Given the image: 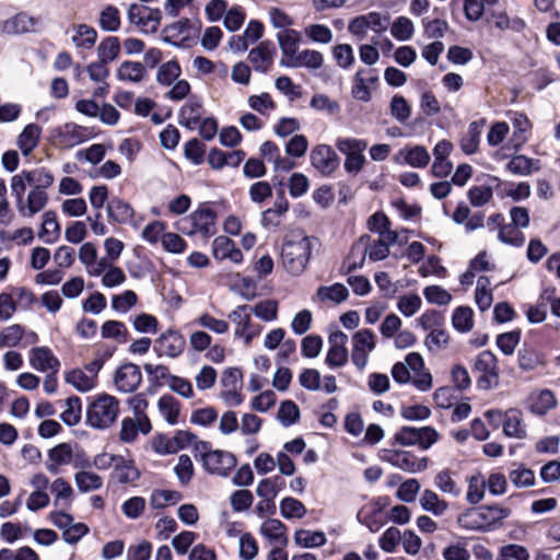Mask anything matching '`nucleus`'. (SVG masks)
Returning <instances> with one entry per match:
<instances>
[{"instance_id": "nucleus-1", "label": "nucleus", "mask_w": 560, "mask_h": 560, "mask_svg": "<svg viewBox=\"0 0 560 560\" xmlns=\"http://www.w3.org/2000/svg\"><path fill=\"white\" fill-rule=\"evenodd\" d=\"M312 254V241L307 236L287 240L282 246L283 267L292 275H301L307 267Z\"/></svg>"}, {"instance_id": "nucleus-2", "label": "nucleus", "mask_w": 560, "mask_h": 560, "mask_svg": "<svg viewBox=\"0 0 560 560\" xmlns=\"http://www.w3.org/2000/svg\"><path fill=\"white\" fill-rule=\"evenodd\" d=\"M119 401L108 394L93 398L86 409V422L94 429H107L118 418Z\"/></svg>"}, {"instance_id": "nucleus-3", "label": "nucleus", "mask_w": 560, "mask_h": 560, "mask_svg": "<svg viewBox=\"0 0 560 560\" xmlns=\"http://www.w3.org/2000/svg\"><path fill=\"white\" fill-rule=\"evenodd\" d=\"M203 469L220 477H226L236 466L235 456L222 450H210L207 442H201L197 447Z\"/></svg>"}, {"instance_id": "nucleus-4", "label": "nucleus", "mask_w": 560, "mask_h": 560, "mask_svg": "<svg viewBox=\"0 0 560 560\" xmlns=\"http://www.w3.org/2000/svg\"><path fill=\"white\" fill-rule=\"evenodd\" d=\"M178 230L190 236L210 237L215 233V213L208 207H199L178 222Z\"/></svg>"}, {"instance_id": "nucleus-5", "label": "nucleus", "mask_w": 560, "mask_h": 560, "mask_svg": "<svg viewBox=\"0 0 560 560\" xmlns=\"http://www.w3.org/2000/svg\"><path fill=\"white\" fill-rule=\"evenodd\" d=\"M336 147L339 152L346 155L343 163L346 172L353 176L358 175L366 162L364 151L368 143L362 139L345 137L336 140Z\"/></svg>"}, {"instance_id": "nucleus-6", "label": "nucleus", "mask_w": 560, "mask_h": 560, "mask_svg": "<svg viewBox=\"0 0 560 560\" xmlns=\"http://www.w3.org/2000/svg\"><path fill=\"white\" fill-rule=\"evenodd\" d=\"M128 19L141 32L153 34L160 27L162 13L159 9L135 3L129 7Z\"/></svg>"}, {"instance_id": "nucleus-7", "label": "nucleus", "mask_w": 560, "mask_h": 560, "mask_svg": "<svg viewBox=\"0 0 560 560\" xmlns=\"http://www.w3.org/2000/svg\"><path fill=\"white\" fill-rule=\"evenodd\" d=\"M375 335L370 329L358 330L352 336V353L351 359L355 366L363 369L370 353L375 349Z\"/></svg>"}, {"instance_id": "nucleus-8", "label": "nucleus", "mask_w": 560, "mask_h": 560, "mask_svg": "<svg viewBox=\"0 0 560 560\" xmlns=\"http://www.w3.org/2000/svg\"><path fill=\"white\" fill-rule=\"evenodd\" d=\"M474 370L480 373L478 383L481 386L490 387L497 384L499 366L495 355L490 351L480 352L475 359Z\"/></svg>"}, {"instance_id": "nucleus-9", "label": "nucleus", "mask_w": 560, "mask_h": 560, "mask_svg": "<svg viewBox=\"0 0 560 560\" xmlns=\"http://www.w3.org/2000/svg\"><path fill=\"white\" fill-rule=\"evenodd\" d=\"M311 164L323 175H330L339 166V158L328 144L316 145L310 155Z\"/></svg>"}, {"instance_id": "nucleus-10", "label": "nucleus", "mask_w": 560, "mask_h": 560, "mask_svg": "<svg viewBox=\"0 0 560 560\" xmlns=\"http://www.w3.org/2000/svg\"><path fill=\"white\" fill-rule=\"evenodd\" d=\"M384 459L393 466L412 474L425 470L429 464L427 457H418L406 451L388 452Z\"/></svg>"}, {"instance_id": "nucleus-11", "label": "nucleus", "mask_w": 560, "mask_h": 560, "mask_svg": "<svg viewBox=\"0 0 560 560\" xmlns=\"http://www.w3.org/2000/svg\"><path fill=\"white\" fill-rule=\"evenodd\" d=\"M378 77L370 69H360L352 79L351 95L354 100L369 102L371 92L375 88Z\"/></svg>"}, {"instance_id": "nucleus-12", "label": "nucleus", "mask_w": 560, "mask_h": 560, "mask_svg": "<svg viewBox=\"0 0 560 560\" xmlns=\"http://www.w3.org/2000/svg\"><path fill=\"white\" fill-rule=\"evenodd\" d=\"M30 365L38 372L57 373L60 361L48 347H34L28 353Z\"/></svg>"}, {"instance_id": "nucleus-13", "label": "nucleus", "mask_w": 560, "mask_h": 560, "mask_svg": "<svg viewBox=\"0 0 560 560\" xmlns=\"http://www.w3.org/2000/svg\"><path fill=\"white\" fill-rule=\"evenodd\" d=\"M48 202V195L44 190L31 189L28 195L15 201V207L22 218L31 219L40 212Z\"/></svg>"}, {"instance_id": "nucleus-14", "label": "nucleus", "mask_w": 560, "mask_h": 560, "mask_svg": "<svg viewBox=\"0 0 560 560\" xmlns=\"http://www.w3.org/2000/svg\"><path fill=\"white\" fill-rule=\"evenodd\" d=\"M406 362L412 371L411 382L413 386L421 392L431 389L433 385L432 375L424 370V362L421 354L410 352L406 355Z\"/></svg>"}, {"instance_id": "nucleus-15", "label": "nucleus", "mask_w": 560, "mask_h": 560, "mask_svg": "<svg viewBox=\"0 0 560 560\" xmlns=\"http://www.w3.org/2000/svg\"><path fill=\"white\" fill-rule=\"evenodd\" d=\"M142 375L138 365L126 363L115 373L114 382L118 390L131 393L141 384Z\"/></svg>"}, {"instance_id": "nucleus-16", "label": "nucleus", "mask_w": 560, "mask_h": 560, "mask_svg": "<svg viewBox=\"0 0 560 560\" xmlns=\"http://www.w3.org/2000/svg\"><path fill=\"white\" fill-rule=\"evenodd\" d=\"M389 20L386 16L376 12H371L352 20L349 25V30L353 35H363L368 30L381 33L387 30Z\"/></svg>"}, {"instance_id": "nucleus-17", "label": "nucleus", "mask_w": 560, "mask_h": 560, "mask_svg": "<svg viewBox=\"0 0 560 560\" xmlns=\"http://www.w3.org/2000/svg\"><path fill=\"white\" fill-rule=\"evenodd\" d=\"M79 260L91 277H100L106 269L105 260L98 258L96 246L92 242L83 243L79 248Z\"/></svg>"}, {"instance_id": "nucleus-18", "label": "nucleus", "mask_w": 560, "mask_h": 560, "mask_svg": "<svg viewBox=\"0 0 560 560\" xmlns=\"http://www.w3.org/2000/svg\"><path fill=\"white\" fill-rule=\"evenodd\" d=\"M330 348L326 357V363L331 368L342 366L348 361V350L346 343L348 337L345 332L338 330L329 336Z\"/></svg>"}, {"instance_id": "nucleus-19", "label": "nucleus", "mask_w": 560, "mask_h": 560, "mask_svg": "<svg viewBox=\"0 0 560 560\" xmlns=\"http://www.w3.org/2000/svg\"><path fill=\"white\" fill-rule=\"evenodd\" d=\"M73 460V447L70 443H59L48 451L45 462L46 469L57 475L61 466L70 465Z\"/></svg>"}, {"instance_id": "nucleus-20", "label": "nucleus", "mask_w": 560, "mask_h": 560, "mask_svg": "<svg viewBox=\"0 0 560 560\" xmlns=\"http://www.w3.org/2000/svg\"><path fill=\"white\" fill-rule=\"evenodd\" d=\"M212 255L217 260H229L233 264L243 261V254L235 243L225 235L217 236L212 242Z\"/></svg>"}, {"instance_id": "nucleus-21", "label": "nucleus", "mask_w": 560, "mask_h": 560, "mask_svg": "<svg viewBox=\"0 0 560 560\" xmlns=\"http://www.w3.org/2000/svg\"><path fill=\"white\" fill-rule=\"evenodd\" d=\"M184 337L174 330L163 332L156 340V351L168 358L178 357L185 349Z\"/></svg>"}, {"instance_id": "nucleus-22", "label": "nucleus", "mask_w": 560, "mask_h": 560, "mask_svg": "<svg viewBox=\"0 0 560 560\" xmlns=\"http://www.w3.org/2000/svg\"><path fill=\"white\" fill-rule=\"evenodd\" d=\"M527 404L530 412L537 416H545L557 407L558 400L552 390L545 388L530 393Z\"/></svg>"}, {"instance_id": "nucleus-23", "label": "nucleus", "mask_w": 560, "mask_h": 560, "mask_svg": "<svg viewBox=\"0 0 560 560\" xmlns=\"http://www.w3.org/2000/svg\"><path fill=\"white\" fill-rule=\"evenodd\" d=\"M152 424L150 419L138 420L135 418L126 417L121 421L119 431V439L124 443H133L139 434L147 435L151 432Z\"/></svg>"}, {"instance_id": "nucleus-24", "label": "nucleus", "mask_w": 560, "mask_h": 560, "mask_svg": "<svg viewBox=\"0 0 560 560\" xmlns=\"http://www.w3.org/2000/svg\"><path fill=\"white\" fill-rule=\"evenodd\" d=\"M59 142L67 148H73L90 139L89 129L74 122H67L58 129Z\"/></svg>"}, {"instance_id": "nucleus-25", "label": "nucleus", "mask_w": 560, "mask_h": 560, "mask_svg": "<svg viewBox=\"0 0 560 560\" xmlns=\"http://www.w3.org/2000/svg\"><path fill=\"white\" fill-rule=\"evenodd\" d=\"M240 380V372L237 370H226L222 376V384L224 387H229L224 389L221 394L222 399L228 406L236 407L243 402V396L237 389V384Z\"/></svg>"}, {"instance_id": "nucleus-26", "label": "nucleus", "mask_w": 560, "mask_h": 560, "mask_svg": "<svg viewBox=\"0 0 560 560\" xmlns=\"http://www.w3.org/2000/svg\"><path fill=\"white\" fill-rule=\"evenodd\" d=\"M323 63V54L313 49L301 50L292 59L289 60L281 59L282 66L292 68L304 67L311 70L319 69Z\"/></svg>"}, {"instance_id": "nucleus-27", "label": "nucleus", "mask_w": 560, "mask_h": 560, "mask_svg": "<svg viewBox=\"0 0 560 560\" xmlns=\"http://www.w3.org/2000/svg\"><path fill=\"white\" fill-rule=\"evenodd\" d=\"M398 240L396 232H386L384 236L366 245L363 248L364 255L373 261L383 260L389 255V246L394 245Z\"/></svg>"}, {"instance_id": "nucleus-28", "label": "nucleus", "mask_w": 560, "mask_h": 560, "mask_svg": "<svg viewBox=\"0 0 560 560\" xmlns=\"http://www.w3.org/2000/svg\"><path fill=\"white\" fill-rule=\"evenodd\" d=\"M37 25V19L22 12L4 21L2 31L10 35H19L36 31Z\"/></svg>"}, {"instance_id": "nucleus-29", "label": "nucleus", "mask_w": 560, "mask_h": 560, "mask_svg": "<svg viewBox=\"0 0 560 560\" xmlns=\"http://www.w3.org/2000/svg\"><path fill=\"white\" fill-rule=\"evenodd\" d=\"M480 513L482 530H491L499 527L502 522L510 516L511 511L508 508L494 504L481 505Z\"/></svg>"}, {"instance_id": "nucleus-30", "label": "nucleus", "mask_w": 560, "mask_h": 560, "mask_svg": "<svg viewBox=\"0 0 560 560\" xmlns=\"http://www.w3.org/2000/svg\"><path fill=\"white\" fill-rule=\"evenodd\" d=\"M277 39L283 56L282 59H292L299 52V45L302 39L300 32L292 28H285L278 32Z\"/></svg>"}, {"instance_id": "nucleus-31", "label": "nucleus", "mask_w": 560, "mask_h": 560, "mask_svg": "<svg viewBox=\"0 0 560 560\" xmlns=\"http://www.w3.org/2000/svg\"><path fill=\"white\" fill-rule=\"evenodd\" d=\"M259 533L271 544L285 546L288 542L285 525L276 518L266 520L259 528Z\"/></svg>"}, {"instance_id": "nucleus-32", "label": "nucleus", "mask_w": 560, "mask_h": 560, "mask_svg": "<svg viewBox=\"0 0 560 560\" xmlns=\"http://www.w3.org/2000/svg\"><path fill=\"white\" fill-rule=\"evenodd\" d=\"M67 384L74 387L80 393H88L96 387L97 378L84 369H73L65 374Z\"/></svg>"}, {"instance_id": "nucleus-33", "label": "nucleus", "mask_w": 560, "mask_h": 560, "mask_svg": "<svg viewBox=\"0 0 560 560\" xmlns=\"http://www.w3.org/2000/svg\"><path fill=\"white\" fill-rule=\"evenodd\" d=\"M503 432L506 436L512 439H525L527 435L526 427L523 423L521 411L511 409L504 413Z\"/></svg>"}, {"instance_id": "nucleus-34", "label": "nucleus", "mask_w": 560, "mask_h": 560, "mask_svg": "<svg viewBox=\"0 0 560 560\" xmlns=\"http://www.w3.org/2000/svg\"><path fill=\"white\" fill-rule=\"evenodd\" d=\"M396 160L412 167H424L430 162V154L424 147L415 145L401 149L397 153Z\"/></svg>"}, {"instance_id": "nucleus-35", "label": "nucleus", "mask_w": 560, "mask_h": 560, "mask_svg": "<svg viewBox=\"0 0 560 560\" xmlns=\"http://www.w3.org/2000/svg\"><path fill=\"white\" fill-rule=\"evenodd\" d=\"M192 69L197 75L215 74L218 78L225 79L228 75V67L224 62H213L207 57L197 56L192 59Z\"/></svg>"}, {"instance_id": "nucleus-36", "label": "nucleus", "mask_w": 560, "mask_h": 560, "mask_svg": "<svg viewBox=\"0 0 560 560\" xmlns=\"http://www.w3.org/2000/svg\"><path fill=\"white\" fill-rule=\"evenodd\" d=\"M488 21L501 32H521L525 27V22L522 19L517 16H510L505 11H492Z\"/></svg>"}, {"instance_id": "nucleus-37", "label": "nucleus", "mask_w": 560, "mask_h": 560, "mask_svg": "<svg viewBox=\"0 0 560 560\" xmlns=\"http://www.w3.org/2000/svg\"><path fill=\"white\" fill-rule=\"evenodd\" d=\"M485 125V119L476 120L469 124L467 131L460 140V149L464 153L469 155L477 152Z\"/></svg>"}, {"instance_id": "nucleus-38", "label": "nucleus", "mask_w": 560, "mask_h": 560, "mask_svg": "<svg viewBox=\"0 0 560 560\" xmlns=\"http://www.w3.org/2000/svg\"><path fill=\"white\" fill-rule=\"evenodd\" d=\"M107 214L109 220L119 224H126L131 222L135 215V210L125 200L120 198H113L107 203Z\"/></svg>"}, {"instance_id": "nucleus-39", "label": "nucleus", "mask_w": 560, "mask_h": 560, "mask_svg": "<svg viewBox=\"0 0 560 560\" xmlns=\"http://www.w3.org/2000/svg\"><path fill=\"white\" fill-rule=\"evenodd\" d=\"M165 40L179 46L190 39V21L182 19L176 21L164 28Z\"/></svg>"}, {"instance_id": "nucleus-40", "label": "nucleus", "mask_w": 560, "mask_h": 560, "mask_svg": "<svg viewBox=\"0 0 560 560\" xmlns=\"http://www.w3.org/2000/svg\"><path fill=\"white\" fill-rule=\"evenodd\" d=\"M42 135V128L36 124H28L18 136V147L24 155H28L37 147Z\"/></svg>"}, {"instance_id": "nucleus-41", "label": "nucleus", "mask_w": 560, "mask_h": 560, "mask_svg": "<svg viewBox=\"0 0 560 560\" xmlns=\"http://www.w3.org/2000/svg\"><path fill=\"white\" fill-rule=\"evenodd\" d=\"M419 503L422 510L433 514L434 516L444 515L450 508L448 503L431 489H425L422 492Z\"/></svg>"}, {"instance_id": "nucleus-42", "label": "nucleus", "mask_w": 560, "mask_h": 560, "mask_svg": "<svg viewBox=\"0 0 560 560\" xmlns=\"http://www.w3.org/2000/svg\"><path fill=\"white\" fill-rule=\"evenodd\" d=\"M60 236V224L54 211H46L42 217V226L38 237L45 243H54Z\"/></svg>"}, {"instance_id": "nucleus-43", "label": "nucleus", "mask_w": 560, "mask_h": 560, "mask_svg": "<svg viewBox=\"0 0 560 560\" xmlns=\"http://www.w3.org/2000/svg\"><path fill=\"white\" fill-rule=\"evenodd\" d=\"M511 121L514 129L512 142L513 147L517 150L527 141L532 124L527 116L521 113H515Z\"/></svg>"}, {"instance_id": "nucleus-44", "label": "nucleus", "mask_w": 560, "mask_h": 560, "mask_svg": "<svg viewBox=\"0 0 560 560\" xmlns=\"http://www.w3.org/2000/svg\"><path fill=\"white\" fill-rule=\"evenodd\" d=\"M144 75V65L137 61H124L117 69V78L122 82L139 83Z\"/></svg>"}, {"instance_id": "nucleus-45", "label": "nucleus", "mask_w": 560, "mask_h": 560, "mask_svg": "<svg viewBox=\"0 0 560 560\" xmlns=\"http://www.w3.org/2000/svg\"><path fill=\"white\" fill-rule=\"evenodd\" d=\"M486 477L481 472H476L468 478L466 500L470 504H477L483 500L486 494Z\"/></svg>"}, {"instance_id": "nucleus-46", "label": "nucleus", "mask_w": 560, "mask_h": 560, "mask_svg": "<svg viewBox=\"0 0 560 560\" xmlns=\"http://www.w3.org/2000/svg\"><path fill=\"white\" fill-rule=\"evenodd\" d=\"M273 50L266 44H260L248 54V59L257 71L266 72L272 62Z\"/></svg>"}, {"instance_id": "nucleus-47", "label": "nucleus", "mask_w": 560, "mask_h": 560, "mask_svg": "<svg viewBox=\"0 0 560 560\" xmlns=\"http://www.w3.org/2000/svg\"><path fill=\"white\" fill-rule=\"evenodd\" d=\"M289 209V203L287 199L281 196L278 200H276L272 208L267 209L262 212L261 223L264 226H277L281 223L282 217Z\"/></svg>"}, {"instance_id": "nucleus-48", "label": "nucleus", "mask_w": 560, "mask_h": 560, "mask_svg": "<svg viewBox=\"0 0 560 560\" xmlns=\"http://www.w3.org/2000/svg\"><path fill=\"white\" fill-rule=\"evenodd\" d=\"M202 117V106L198 100H189L180 109V122L188 128H195Z\"/></svg>"}, {"instance_id": "nucleus-49", "label": "nucleus", "mask_w": 560, "mask_h": 560, "mask_svg": "<svg viewBox=\"0 0 560 560\" xmlns=\"http://www.w3.org/2000/svg\"><path fill=\"white\" fill-rule=\"evenodd\" d=\"M348 289L341 283H334L329 287H319L316 296L322 302H332L339 304L347 300Z\"/></svg>"}, {"instance_id": "nucleus-50", "label": "nucleus", "mask_w": 560, "mask_h": 560, "mask_svg": "<svg viewBox=\"0 0 560 560\" xmlns=\"http://www.w3.org/2000/svg\"><path fill=\"white\" fill-rule=\"evenodd\" d=\"M81 412V399L77 396H72L65 400V410L60 413V419L65 424L73 427L80 422Z\"/></svg>"}, {"instance_id": "nucleus-51", "label": "nucleus", "mask_w": 560, "mask_h": 560, "mask_svg": "<svg viewBox=\"0 0 560 560\" xmlns=\"http://www.w3.org/2000/svg\"><path fill=\"white\" fill-rule=\"evenodd\" d=\"M452 325L459 332H469L474 327V311L468 306H458L452 315Z\"/></svg>"}, {"instance_id": "nucleus-52", "label": "nucleus", "mask_w": 560, "mask_h": 560, "mask_svg": "<svg viewBox=\"0 0 560 560\" xmlns=\"http://www.w3.org/2000/svg\"><path fill=\"white\" fill-rule=\"evenodd\" d=\"M96 31L85 24H80L74 27V34L72 35V43L78 48L90 49L96 42Z\"/></svg>"}, {"instance_id": "nucleus-53", "label": "nucleus", "mask_w": 560, "mask_h": 560, "mask_svg": "<svg viewBox=\"0 0 560 560\" xmlns=\"http://www.w3.org/2000/svg\"><path fill=\"white\" fill-rule=\"evenodd\" d=\"M115 474L117 479L122 483L133 482L139 478V470L135 466L133 460L126 459L122 456L117 458Z\"/></svg>"}, {"instance_id": "nucleus-54", "label": "nucleus", "mask_w": 560, "mask_h": 560, "mask_svg": "<svg viewBox=\"0 0 560 560\" xmlns=\"http://www.w3.org/2000/svg\"><path fill=\"white\" fill-rule=\"evenodd\" d=\"M294 541L303 548H315L326 544V536L323 532L299 529L294 534Z\"/></svg>"}, {"instance_id": "nucleus-55", "label": "nucleus", "mask_w": 560, "mask_h": 560, "mask_svg": "<svg viewBox=\"0 0 560 560\" xmlns=\"http://www.w3.org/2000/svg\"><path fill=\"white\" fill-rule=\"evenodd\" d=\"M422 306V300L417 293H406L398 296L397 310L405 317L417 314Z\"/></svg>"}, {"instance_id": "nucleus-56", "label": "nucleus", "mask_w": 560, "mask_h": 560, "mask_svg": "<svg viewBox=\"0 0 560 560\" xmlns=\"http://www.w3.org/2000/svg\"><path fill=\"white\" fill-rule=\"evenodd\" d=\"M520 229L521 228H518L512 223L501 225L500 230H499L498 238L500 240V242H502L504 244L520 247L525 242V235Z\"/></svg>"}, {"instance_id": "nucleus-57", "label": "nucleus", "mask_w": 560, "mask_h": 560, "mask_svg": "<svg viewBox=\"0 0 560 560\" xmlns=\"http://www.w3.org/2000/svg\"><path fill=\"white\" fill-rule=\"evenodd\" d=\"M506 167L515 175L525 176L529 175L533 171H537L539 165L533 159L525 155H516L508 163Z\"/></svg>"}, {"instance_id": "nucleus-58", "label": "nucleus", "mask_w": 560, "mask_h": 560, "mask_svg": "<svg viewBox=\"0 0 560 560\" xmlns=\"http://www.w3.org/2000/svg\"><path fill=\"white\" fill-rule=\"evenodd\" d=\"M119 51L120 44L117 37H106L97 46L98 59L107 63L114 61L118 57Z\"/></svg>"}, {"instance_id": "nucleus-59", "label": "nucleus", "mask_w": 560, "mask_h": 560, "mask_svg": "<svg viewBox=\"0 0 560 560\" xmlns=\"http://www.w3.org/2000/svg\"><path fill=\"white\" fill-rule=\"evenodd\" d=\"M74 481L81 492L94 491L103 486V480L97 474L85 470L77 472Z\"/></svg>"}, {"instance_id": "nucleus-60", "label": "nucleus", "mask_w": 560, "mask_h": 560, "mask_svg": "<svg viewBox=\"0 0 560 560\" xmlns=\"http://www.w3.org/2000/svg\"><path fill=\"white\" fill-rule=\"evenodd\" d=\"M158 409L160 415L171 424L177 422L179 415V407L176 399L172 396H162L158 401Z\"/></svg>"}, {"instance_id": "nucleus-61", "label": "nucleus", "mask_w": 560, "mask_h": 560, "mask_svg": "<svg viewBox=\"0 0 560 560\" xmlns=\"http://www.w3.org/2000/svg\"><path fill=\"white\" fill-rule=\"evenodd\" d=\"M459 527L468 530H482L480 506L468 509L456 520Z\"/></svg>"}, {"instance_id": "nucleus-62", "label": "nucleus", "mask_w": 560, "mask_h": 560, "mask_svg": "<svg viewBox=\"0 0 560 560\" xmlns=\"http://www.w3.org/2000/svg\"><path fill=\"white\" fill-rule=\"evenodd\" d=\"M442 558L444 560H470L467 542L464 539L450 542L443 548Z\"/></svg>"}, {"instance_id": "nucleus-63", "label": "nucleus", "mask_w": 560, "mask_h": 560, "mask_svg": "<svg viewBox=\"0 0 560 560\" xmlns=\"http://www.w3.org/2000/svg\"><path fill=\"white\" fill-rule=\"evenodd\" d=\"M101 276L103 287L108 289L121 285L127 279L124 270L112 262H107L106 269Z\"/></svg>"}, {"instance_id": "nucleus-64", "label": "nucleus", "mask_w": 560, "mask_h": 560, "mask_svg": "<svg viewBox=\"0 0 560 560\" xmlns=\"http://www.w3.org/2000/svg\"><path fill=\"white\" fill-rule=\"evenodd\" d=\"M434 486L443 493L452 497L460 494V488L457 486L448 470H441L434 477Z\"/></svg>"}]
</instances>
